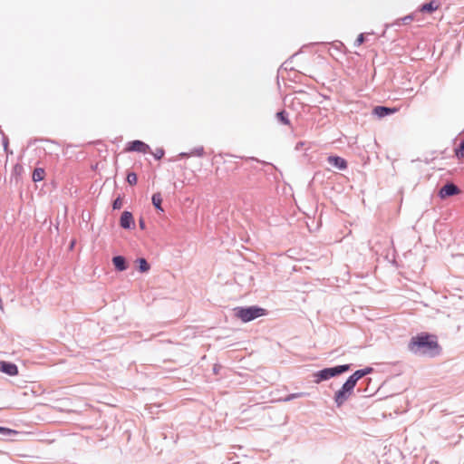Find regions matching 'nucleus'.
Listing matches in <instances>:
<instances>
[{
    "instance_id": "obj_29",
    "label": "nucleus",
    "mask_w": 464,
    "mask_h": 464,
    "mask_svg": "<svg viewBox=\"0 0 464 464\" xmlns=\"http://www.w3.org/2000/svg\"><path fill=\"white\" fill-rule=\"evenodd\" d=\"M413 18H414V14H408V15L404 16L403 18H401V22L404 24H408L413 20Z\"/></svg>"
},
{
    "instance_id": "obj_27",
    "label": "nucleus",
    "mask_w": 464,
    "mask_h": 464,
    "mask_svg": "<svg viewBox=\"0 0 464 464\" xmlns=\"http://www.w3.org/2000/svg\"><path fill=\"white\" fill-rule=\"evenodd\" d=\"M152 154L156 160H160L163 158V156L165 154V150L163 148H158V149H156L155 152H152Z\"/></svg>"
},
{
    "instance_id": "obj_30",
    "label": "nucleus",
    "mask_w": 464,
    "mask_h": 464,
    "mask_svg": "<svg viewBox=\"0 0 464 464\" xmlns=\"http://www.w3.org/2000/svg\"><path fill=\"white\" fill-rule=\"evenodd\" d=\"M139 227L141 230L146 229V222L142 217L139 218Z\"/></svg>"
},
{
    "instance_id": "obj_20",
    "label": "nucleus",
    "mask_w": 464,
    "mask_h": 464,
    "mask_svg": "<svg viewBox=\"0 0 464 464\" xmlns=\"http://www.w3.org/2000/svg\"><path fill=\"white\" fill-rule=\"evenodd\" d=\"M0 434L2 436H4V437L11 438V437H14V436L20 435L21 432L16 430H13V429H10V428H7V427L0 426Z\"/></svg>"
},
{
    "instance_id": "obj_9",
    "label": "nucleus",
    "mask_w": 464,
    "mask_h": 464,
    "mask_svg": "<svg viewBox=\"0 0 464 464\" xmlns=\"http://www.w3.org/2000/svg\"><path fill=\"white\" fill-rule=\"evenodd\" d=\"M120 227L126 230L135 228V220L130 211L124 210L120 218Z\"/></svg>"
},
{
    "instance_id": "obj_15",
    "label": "nucleus",
    "mask_w": 464,
    "mask_h": 464,
    "mask_svg": "<svg viewBox=\"0 0 464 464\" xmlns=\"http://www.w3.org/2000/svg\"><path fill=\"white\" fill-rule=\"evenodd\" d=\"M162 201H163L162 196L160 192H156L152 195V197H151L152 205L154 206L155 209L159 213L164 212V208H162Z\"/></svg>"
},
{
    "instance_id": "obj_14",
    "label": "nucleus",
    "mask_w": 464,
    "mask_h": 464,
    "mask_svg": "<svg viewBox=\"0 0 464 464\" xmlns=\"http://www.w3.org/2000/svg\"><path fill=\"white\" fill-rule=\"evenodd\" d=\"M374 372V369L371 366H366L362 369L356 370L354 372H353L350 376L356 381V383L359 380L363 378L364 376L371 374Z\"/></svg>"
},
{
    "instance_id": "obj_34",
    "label": "nucleus",
    "mask_w": 464,
    "mask_h": 464,
    "mask_svg": "<svg viewBox=\"0 0 464 464\" xmlns=\"http://www.w3.org/2000/svg\"><path fill=\"white\" fill-rule=\"evenodd\" d=\"M296 394H297V398H303V397L309 396L308 392H296Z\"/></svg>"
},
{
    "instance_id": "obj_28",
    "label": "nucleus",
    "mask_w": 464,
    "mask_h": 464,
    "mask_svg": "<svg viewBox=\"0 0 464 464\" xmlns=\"http://www.w3.org/2000/svg\"><path fill=\"white\" fill-rule=\"evenodd\" d=\"M295 399H298L296 392L290 393V394L286 395L285 397L280 399V401L286 402V401H293Z\"/></svg>"
},
{
    "instance_id": "obj_1",
    "label": "nucleus",
    "mask_w": 464,
    "mask_h": 464,
    "mask_svg": "<svg viewBox=\"0 0 464 464\" xmlns=\"http://www.w3.org/2000/svg\"><path fill=\"white\" fill-rule=\"evenodd\" d=\"M408 349L415 355L435 357L440 353V346L435 334L422 332L412 336Z\"/></svg>"
},
{
    "instance_id": "obj_13",
    "label": "nucleus",
    "mask_w": 464,
    "mask_h": 464,
    "mask_svg": "<svg viewBox=\"0 0 464 464\" xmlns=\"http://www.w3.org/2000/svg\"><path fill=\"white\" fill-rule=\"evenodd\" d=\"M112 265L116 271L118 272H123L128 269L129 263L125 256L121 255L114 256L111 258Z\"/></svg>"
},
{
    "instance_id": "obj_11",
    "label": "nucleus",
    "mask_w": 464,
    "mask_h": 464,
    "mask_svg": "<svg viewBox=\"0 0 464 464\" xmlns=\"http://www.w3.org/2000/svg\"><path fill=\"white\" fill-rule=\"evenodd\" d=\"M327 162L339 170H345L348 168L347 160L338 155H329L327 157Z\"/></svg>"
},
{
    "instance_id": "obj_18",
    "label": "nucleus",
    "mask_w": 464,
    "mask_h": 464,
    "mask_svg": "<svg viewBox=\"0 0 464 464\" xmlns=\"http://www.w3.org/2000/svg\"><path fill=\"white\" fill-rule=\"evenodd\" d=\"M374 34H375V33L373 31L368 32V33H361L360 34H358L356 40L354 41L353 45L355 47L362 45L363 43L368 41L369 35H374Z\"/></svg>"
},
{
    "instance_id": "obj_7",
    "label": "nucleus",
    "mask_w": 464,
    "mask_h": 464,
    "mask_svg": "<svg viewBox=\"0 0 464 464\" xmlns=\"http://www.w3.org/2000/svg\"><path fill=\"white\" fill-rule=\"evenodd\" d=\"M460 193L459 188L453 182H447L444 184L438 192V196L441 199H445Z\"/></svg>"
},
{
    "instance_id": "obj_5",
    "label": "nucleus",
    "mask_w": 464,
    "mask_h": 464,
    "mask_svg": "<svg viewBox=\"0 0 464 464\" xmlns=\"http://www.w3.org/2000/svg\"><path fill=\"white\" fill-rule=\"evenodd\" d=\"M297 94L300 97L296 98V99L302 101V103L304 106H308V102L322 103L323 100L329 99L328 96L324 95L317 92L310 94V93L306 92L305 91L300 90L297 92Z\"/></svg>"
},
{
    "instance_id": "obj_32",
    "label": "nucleus",
    "mask_w": 464,
    "mask_h": 464,
    "mask_svg": "<svg viewBox=\"0 0 464 464\" xmlns=\"http://www.w3.org/2000/svg\"><path fill=\"white\" fill-rule=\"evenodd\" d=\"M221 368H222V366L220 364H218V363L214 364V366H213V372L215 374H218L219 371L221 370Z\"/></svg>"
},
{
    "instance_id": "obj_22",
    "label": "nucleus",
    "mask_w": 464,
    "mask_h": 464,
    "mask_svg": "<svg viewBox=\"0 0 464 464\" xmlns=\"http://www.w3.org/2000/svg\"><path fill=\"white\" fill-rule=\"evenodd\" d=\"M123 198H124L123 194H119L114 198V200L111 203V208H112L113 210H119V209L121 208L122 204H123Z\"/></svg>"
},
{
    "instance_id": "obj_17",
    "label": "nucleus",
    "mask_w": 464,
    "mask_h": 464,
    "mask_svg": "<svg viewBox=\"0 0 464 464\" xmlns=\"http://www.w3.org/2000/svg\"><path fill=\"white\" fill-rule=\"evenodd\" d=\"M276 118L279 123L282 125H290V120L288 112L285 110H280L276 113Z\"/></svg>"
},
{
    "instance_id": "obj_16",
    "label": "nucleus",
    "mask_w": 464,
    "mask_h": 464,
    "mask_svg": "<svg viewBox=\"0 0 464 464\" xmlns=\"http://www.w3.org/2000/svg\"><path fill=\"white\" fill-rule=\"evenodd\" d=\"M136 263H137V270L140 273L143 274V273H147L150 271V264L146 260V258L138 257L136 259Z\"/></svg>"
},
{
    "instance_id": "obj_2",
    "label": "nucleus",
    "mask_w": 464,
    "mask_h": 464,
    "mask_svg": "<svg viewBox=\"0 0 464 464\" xmlns=\"http://www.w3.org/2000/svg\"><path fill=\"white\" fill-rule=\"evenodd\" d=\"M352 368L351 363L339 364L332 367H325L313 372V382L319 384L323 382L328 381L332 378L337 377L344 372H347Z\"/></svg>"
},
{
    "instance_id": "obj_10",
    "label": "nucleus",
    "mask_w": 464,
    "mask_h": 464,
    "mask_svg": "<svg viewBox=\"0 0 464 464\" xmlns=\"http://www.w3.org/2000/svg\"><path fill=\"white\" fill-rule=\"evenodd\" d=\"M441 5L440 0H430L427 3L420 5L416 12L431 14L437 11Z\"/></svg>"
},
{
    "instance_id": "obj_3",
    "label": "nucleus",
    "mask_w": 464,
    "mask_h": 464,
    "mask_svg": "<svg viewBox=\"0 0 464 464\" xmlns=\"http://www.w3.org/2000/svg\"><path fill=\"white\" fill-rule=\"evenodd\" d=\"M234 316L243 323H248L267 314L266 310L258 305L237 306L233 309Z\"/></svg>"
},
{
    "instance_id": "obj_21",
    "label": "nucleus",
    "mask_w": 464,
    "mask_h": 464,
    "mask_svg": "<svg viewBox=\"0 0 464 464\" xmlns=\"http://www.w3.org/2000/svg\"><path fill=\"white\" fill-rule=\"evenodd\" d=\"M454 154L458 160L464 159V140H461L454 148Z\"/></svg>"
},
{
    "instance_id": "obj_36",
    "label": "nucleus",
    "mask_w": 464,
    "mask_h": 464,
    "mask_svg": "<svg viewBox=\"0 0 464 464\" xmlns=\"http://www.w3.org/2000/svg\"><path fill=\"white\" fill-rule=\"evenodd\" d=\"M74 244H75V242H74V241H72V242H71V244H70V248H71V249H72V248H73Z\"/></svg>"
},
{
    "instance_id": "obj_33",
    "label": "nucleus",
    "mask_w": 464,
    "mask_h": 464,
    "mask_svg": "<svg viewBox=\"0 0 464 464\" xmlns=\"http://www.w3.org/2000/svg\"><path fill=\"white\" fill-rule=\"evenodd\" d=\"M304 145V141H298L295 145V150H299Z\"/></svg>"
},
{
    "instance_id": "obj_31",
    "label": "nucleus",
    "mask_w": 464,
    "mask_h": 464,
    "mask_svg": "<svg viewBox=\"0 0 464 464\" xmlns=\"http://www.w3.org/2000/svg\"><path fill=\"white\" fill-rule=\"evenodd\" d=\"M192 156V153L189 152H180L177 158L178 159H182V158H188V157H191Z\"/></svg>"
},
{
    "instance_id": "obj_37",
    "label": "nucleus",
    "mask_w": 464,
    "mask_h": 464,
    "mask_svg": "<svg viewBox=\"0 0 464 464\" xmlns=\"http://www.w3.org/2000/svg\"><path fill=\"white\" fill-rule=\"evenodd\" d=\"M47 141H50V140H46ZM52 143H54L55 141L54 140H51Z\"/></svg>"
},
{
    "instance_id": "obj_26",
    "label": "nucleus",
    "mask_w": 464,
    "mask_h": 464,
    "mask_svg": "<svg viewBox=\"0 0 464 464\" xmlns=\"http://www.w3.org/2000/svg\"><path fill=\"white\" fill-rule=\"evenodd\" d=\"M246 160L256 161V162H259V163H261L263 165L270 166L273 169H275L276 170H278L277 168L274 164H272L270 162H266L265 160H258L257 158H255V157H248V158H246Z\"/></svg>"
},
{
    "instance_id": "obj_35",
    "label": "nucleus",
    "mask_w": 464,
    "mask_h": 464,
    "mask_svg": "<svg viewBox=\"0 0 464 464\" xmlns=\"http://www.w3.org/2000/svg\"><path fill=\"white\" fill-rule=\"evenodd\" d=\"M389 26H390L389 24H385V28L383 29V31H382V33L381 34L380 36H382V37L385 36L386 31H387Z\"/></svg>"
},
{
    "instance_id": "obj_12",
    "label": "nucleus",
    "mask_w": 464,
    "mask_h": 464,
    "mask_svg": "<svg viewBox=\"0 0 464 464\" xmlns=\"http://www.w3.org/2000/svg\"><path fill=\"white\" fill-rule=\"evenodd\" d=\"M0 372L8 376H16L18 374V366L9 361H0Z\"/></svg>"
},
{
    "instance_id": "obj_6",
    "label": "nucleus",
    "mask_w": 464,
    "mask_h": 464,
    "mask_svg": "<svg viewBox=\"0 0 464 464\" xmlns=\"http://www.w3.org/2000/svg\"><path fill=\"white\" fill-rule=\"evenodd\" d=\"M125 150L127 151L139 152V153H143V154L151 152V149H150V145H148L147 143H145L144 141L140 140H134L129 141L126 144Z\"/></svg>"
},
{
    "instance_id": "obj_23",
    "label": "nucleus",
    "mask_w": 464,
    "mask_h": 464,
    "mask_svg": "<svg viewBox=\"0 0 464 464\" xmlns=\"http://www.w3.org/2000/svg\"><path fill=\"white\" fill-rule=\"evenodd\" d=\"M126 181L130 185V186H134L137 184L138 182V176L135 172L133 171H129L127 173V177H126Z\"/></svg>"
},
{
    "instance_id": "obj_4",
    "label": "nucleus",
    "mask_w": 464,
    "mask_h": 464,
    "mask_svg": "<svg viewBox=\"0 0 464 464\" xmlns=\"http://www.w3.org/2000/svg\"><path fill=\"white\" fill-rule=\"evenodd\" d=\"M356 384V381H354L351 376L346 379L342 387L336 391L334 395V401L336 407L340 408L344 404V402L353 393Z\"/></svg>"
},
{
    "instance_id": "obj_24",
    "label": "nucleus",
    "mask_w": 464,
    "mask_h": 464,
    "mask_svg": "<svg viewBox=\"0 0 464 464\" xmlns=\"http://www.w3.org/2000/svg\"><path fill=\"white\" fill-rule=\"evenodd\" d=\"M0 133L2 134V143L4 147V150L8 154H12L13 152L9 150V139L8 137L0 130Z\"/></svg>"
},
{
    "instance_id": "obj_19",
    "label": "nucleus",
    "mask_w": 464,
    "mask_h": 464,
    "mask_svg": "<svg viewBox=\"0 0 464 464\" xmlns=\"http://www.w3.org/2000/svg\"><path fill=\"white\" fill-rule=\"evenodd\" d=\"M45 177V170L43 168H35L33 171V181L39 182L42 181Z\"/></svg>"
},
{
    "instance_id": "obj_25",
    "label": "nucleus",
    "mask_w": 464,
    "mask_h": 464,
    "mask_svg": "<svg viewBox=\"0 0 464 464\" xmlns=\"http://www.w3.org/2000/svg\"><path fill=\"white\" fill-rule=\"evenodd\" d=\"M190 153H192V156L203 157L204 154H205V150H204V148L202 146H199V147L194 148L190 151Z\"/></svg>"
},
{
    "instance_id": "obj_8",
    "label": "nucleus",
    "mask_w": 464,
    "mask_h": 464,
    "mask_svg": "<svg viewBox=\"0 0 464 464\" xmlns=\"http://www.w3.org/2000/svg\"><path fill=\"white\" fill-rule=\"evenodd\" d=\"M399 111L398 107H389L384 105H377L372 108V115L376 116L378 119H382L384 117L390 116L392 114Z\"/></svg>"
}]
</instances>
